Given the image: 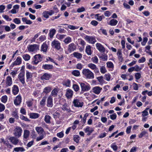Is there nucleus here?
Here are the masks:
<instances>
[{
  "mask_svg": "<svg viewBox=\"0 0 152 152\" xmlns=\"http://www.w3.org/2000/svg\"><path fill=\"white\" fill-rule=\"evenodd\" d=\"M25 151V149L23 147H18L14 148L13 152H14V151L16 152H19V151L23 152Z\"/></svg>",
  "mask_w": 152,
  "mask_h": 152,
  "instance_id": "obj_34",
  "label": "nucleus"
},
{
  "mask_svg": "<svg viewBox=\"0 0 152 152\" xmlns=\"http://www.w3.org/2000/svg\"><path fill=\"white\" fill-rule=\"evenodd\" d=\"M32 73L29 72L28 71L26 72V75L27 82L31 80L32 77Z\"/></svg>",
  "mask_w": 152,
  "mask_h": 152,
  "instance_id": "obj_26",
  "label": "nucleus"
},
{
  "mask_svg": "<svg viewBox=\"0 0 152 152\" xmlns=\"http://www.w3.org/2000/svg\"><path fill=\"white\" fill-rule=\"evenodd\" d=\"M102 90V88L98 86L94 87L92 89L93 92L96 94H99Z\"/></svg>",
  "mask_w": 152,
  "mask_h": 152,
  "instance_id": "obj_12",
  "label": "nucleus"
},
{
  "mask_svg": "<svg viewBox=\"0 0 152 152\" xmlns=\"http://www.w3.org/2000/svg\"><path fill=\"white\" fill-rule=\"evenodd\" d=\"M22 58L20 56H18L17 57L15 60L12 63V64L11 66L13 67L14 66H16L19 65L22 63Z\"/></svg>",
  "mask_w": 152,
  "mask_h": 152,
  "instance_id": "obj_11",
  "label": "nucleus"
},
{
  "mask_svg": "<svg viewBox=\"0 0 152 152\" xmlns=\"http://www.w3.org/2000/svg\"><path fill=\"white\" fill-rule=\"evenodd\" d=\"M92 62L95 64H97L98 63V59L96 56H95L92 57L91 59Z\"/></svg>",
  "mask_w": 152,
  "mask_h": 152,
  "instance_id": "obj_49",
  "label": "nucleus"
},
{
  "mask_svg": "<svg viewBox=\"0 0 152 152\" xmlns=\"http://www.w3.org/2000/svg\"><path fill=\"white\" fill-rule=\"evenodd\" d=\"M74 106L76 107H82L83 106V103H81L77 99H74L73 102Z\"/></svg>",
  "mask_w": 152,
  "mask_h": 152,
  "instance_id": "obj_14",
  "label": "nucleus"
},
{
  "mask_svg": "<svg viewBox=\"0 0 152 152\" xmlns=\"http://www.w3.org/2000/svg\"><path fill=\"white\" fill-rule=\"evenodd\" d=\"M9 140L10 142L13 144L16 145L19 142V140L14 137H10Z\"/></svg>",
  "mask_w": 152,
  "mask_h": 152,
  "instance_id": "obj_17",
  "label": "nucleus"
},
{
  "mask_svg": "<svg viewBox=\"0 0 152 152\" xmlns=\"http://www.w3.org/2000/svg\"><path fill=\"white\" fill-rule=\"evenodd\" d=\"M134 67V71L136 72L140 71L142 69V68L140 67L139 66L137 65H136Z\"/></svg>",
  "mask_w": 152,
  "mask_h": 152,
  "instance_id": "obj_58",
  "label": "nucleus"
},
{
  "mask_svg": "<svg viewBox=\"0 0 152 152\" xmlns=\"http://www.w3.org/2000/svg\"><path fill=\"white\" fill-rule=\"evenodd\" d=\"M46 39V37L45 35H41L39 38V40L41 42H43Z\"/></svg>",
  "mask_w": 152,
  "mask_h": 152,
  "instance_id": "obj_62",
  "label": "nucleus"
},
{
  "mask_svg": "<svg viewBox=\"0 0 152 152\" xmlns=\"http://www.w3.org/2000/svg\"><path fill=\"white\" fill-rule=\"evenodd\" d=\"M35 130L40 135L37 138L36 141H38L43 139L44 137V131L43 128L41 127H37L35 128Z\"/></svg>",
  "mask_w": 152,
  "mask_h": 152,
  "instance_id": "obj_2",
  "label": "nucleus"
},
{
  "mask_svg": "<svg viewBox=\"0 0 152 152\" xmlns=\"http://www.w3.org/2000/svg\"><path fill=\"white\" fill-rule=\"evenodd\" d=\"M21 97L20 95H18L17 96L15 99L14 100V102L15 105H19L21 102Z\"/></svg>",
  "mask_w": 152,
  "mask_h": 152,
  "instance_id": "obj_15",
  "label": "nucleus"
},
{
  "mask_svg": "<svg viewBox=\"0 0 152 152\" xmlns=\"http://www.w3.org/2000/svg\"><path fill=\"white\" fill-rule=\"evenodd\" d=\"M101 58L102 59V61H106L107 60V56L106 55H102L101 57Z\"/></svg>",
  "mask_w": 152,
  "mask_h": 152,
  "instance_id": "obj_63",
  "label": "nucleus"
},
{
  "mask_svg": "<svg viewBox=\"0 0 152 152\" xmlns=\"http://www.w3.org/2000/svg\"><path fill=\"white\" fill-rule=\"evenodd\" d=\"M53 67L52 65L50 64L43 65L42 68L45 69L49 70L52 69Z\"/></svg>",
  "mask_w": 152,
  "mask_h": 152,
  "instance_id": "obj_32",
  "label": "nucleus"
},
{
  "mask_svg": "<svg viewBox=\"0 0 152 152\" xmlns=\"http://www.w3.org/2000/svg\"><path fill=\"white\" fill-rule=\"evenodd\" d=\"M22 57L25 61H28L30 58V55L27 54H25L22 56Z\"/></svg>",
  "mask_w": 152,
  "mask_h": 152,
  "instance_id": "obj_40",
  "label": "nucleus"
},
{
  "mask_svg": "<svg viewBox=\"0 0 152 152\" xmlns=\"http://www.w3.org/2000/svg\"><path fill=\"white\" fill-rule=\"evenodd\" d=\"M111 147L114 151H116L118 149V146L115 143H112L111 145Z\"/></svg>",
  "mask_w": 152,
  "mask_h": 152,
  "instance_id": "obj_57",
  "label": "nucleus"
},
{
  "mask_svg": "<svg viewBox=\"0 0 152 152\" xmlns=\"http://www.w3.org/2000/svg\"><path fill=\"white\" fill-rule=\"evenodd\" d=\"M85 52L88 55H91L92 54L91 48L90 45H87L86 48Z\"/></svg>",
  "mask_w": 152,
  "mask_h": 152,
  "instance_id": "obj_23",
  "label": "nucleus"
},
{
  "mask_svg": "<svg viewBox=\"0 0 152 152\" xmlns=\"http://www.w3.org/2000/svg\"><path fill=\"white\" fill-rule=\"evenodd\" d=\"M97 79L100 84H102L103 82V77L101 76L97 77Z\"/></svg>",
  "mask_w": 152,
  "mask_h": 152,
  "instance_id": "obj_54",
  "label": "nucleus"
},
{
  "mask_svg": "<svg viewBox=\"0 0 152 152\" xmlns=\"http://www.w3.org/2000/svg\"><path fill=\"white\" fill-rule=\"evenodd\" d=\"M62 25H64V26H67V27L71 30H74L77 29L78 28V27H77L68 24H63Z\"/></svg>",
  "mask_w": 152,
  "mask_h": 152,
  "instance_id": "obj_36",
  "label": "nucleus"
},
{
  "mask_svg": "<svg viewBox=\"0 0 152 152\" xmlns=\"http://www.w3.org/2000/svg\"><path fill=\"white\" fill-rule=\"evenodd\" d=\"M72 73L75 76L78 77L80 75V72L79 71L77 70H73L72 72Z\"/></svg>",
  "mask_w": 152,
  "mask_h": 152,
  "instance_id": "obj_45",
  "label": "nucleus"
},
{
  "mask_svg": "<svg viewBox=\"0 0 152 152\" xmlns=\"http://www.w3.org/2000/svg\"><path fill=\"white\" fill-rule=\"evenodd\" d=\"M56 30L54 28L50 30L49 33L50 37V38H52L56 33Z\"/></svg>",
  "mask_w": 152,
  "mask_h": 152,
  "instance_id": "obj_38",
  "label": "nucleus"
},
{
  "mask_svg": "<svg viewBox=\"0 0 152 152\" xmlns=\"http://www.w3.org/2000/svg\"><path fill=\"white\" fill-rule=\"evenodd\" d=\"M46 98L47 97L45 96L42 98L40 102V104L42 106H44L45 105Z\"/></svg>",
  "mask_w": 152,
  "mask_h": 152,
  "instance_id": "obj_39",
  "label": "nucleus"
},
{
  "mask_svg": "<svg viewBox=\"0 0 152 152\" xmlns=\"http://www.w3.org/2000/svg\"><path fill=\"white\" fill-rule=\"evenodd\" d=\"M104 77H105V79L107 81H110V75L109 74L107 73L105 75Z\"/></svg>",
  "mask_w": 152,
  "mask_h": 152,
  "instance_id": "obj_55",
  "label": "nucleus"
},
{
  "mask_svg": "<svg viewBox=\"0 0 152 152\" xmlns=\"http://www.w3.org/2000/svg\"><path fill=\"white\" fill-rule=\"evenodd\" d=\"M73 88L74 91L77 92L78 91L79 89V87L78 86L77 84H74L73 85Z\"/></svg>",
  "mask_w": 152,
  "mask_h": 152,
  "instance_id": "obj_53",
  "label": "nucleus"
},
{
  "mask_svg": "<svg viewBox=\"0 0 152 152\" xmlns=\"http://www.w3.org/2000/svg\"><path fill=\"white\" fill-rule=\"evenodd\" d=\"M76 49V46L75 44L73 43H71L69 45L68 50L69 52L71 53L74 51Z\"/></svg>",
  "mask_w": 152,
  "mask_h": 152,
  "instance_id": "obj_19",
  "label": "nucleus"
},
{
  "mask_svg": "<svg viewBox=\"0 0 152 152\" xmlns=\"http://www.w3.org/2000/svg\"><path fill=\"white\" fill-rule=\"evenodd\" d=\"M30 118L32 119H36L38 118L39 115V114L36 113H30L29 114Z\"/></svg>",
  "mask_w": 152,
  "mask_h": 152,
  "instance_id": "obj_28",
  "label": "nucleus"
},
{
  "mask_svg": "<svg viewBox=\"0 0 152 152\" xmlns=\"http://www.w3.org/2000/svg\"><path fill=\"white\" fill-rule=\"evenodd\" d=\"M13 22L15 23L19 24L20 23L21 21L20 19L18 18H16L13 19Z\"/></svg>",
  "mask_w": 152,
  "mask_h": 152,
  "instance_id": "obj_50",
  "label": "nucleus"
},
{
  "mask_svg": "<svg viewBox=\"0 0 152 152\" xmlns=\"http://www.w3.org/2000/svg\"><path fill=\"white\" fill-rule=\"evenodd\" d=\"M29 134L30 131L27 130H25L23 132V138L25 139H27L29 137Z\"/></svg>",
  "mask_w": 152,
  "mask_h": 152,
  "instance_id": "obj_30",
  "label": "nucleus"
},
{
  "mask_svg": "<svg viewBox=\"0 0 152 152\" xmlns=\"http://www.w3.org/2000/svg\"><path fill=\"white\" fill-rule=\"evenodd\" d=\"M96 46L97 49L100 52H104L105 48L103 46L99 43H97L96 44Z\"/></svg>",
  "mask_w": 152,
  "mask_h": 152,
  "instance_id": "obj_18",
  "label": "nucleus"
},
{
  "mask_svg": "<svg viewBox=\"0 0 152 152\" xmlns=\"http://www.w3.org/2000/svg\"><path fill=\"white\" fill-rule=\"evenodd\" d=\"M58 92V89L56 88H55L51 91V95L52 96L55 97L57 96Z\"/></svg>",
  "mask_w": 152,
  "mask_h": 152,
  "instance_id": "obj_35",
  "label": "nucleus"
},
{
  "mask_svg": "<svg viewBox=\"0 0 152 152\" xmlns=\"http://www.w3.org/2000/svg\"><path fill=\"white\" fill-rule=\"evenodd\" d=\"M54 13V12L52 10H50V11H45L42 14L43 16L46 18H48L49 15H51Z\"/></svg>",
  "mask_w": 152,
  "mask_h": 152,
  "instance_id": "obj_13",
  "label": "nucleus"
},
{
  "mask_svg": "<svg viewBox=\"0 0 152 152\" xmlns=\"http://www.w3.org/2000/svg\"><path fill=\"white\" fill-rule=\"evenodd\" d=\"M51 77L50 74L48 73H45L41 77V78L42 80H48Z\"/></svg>",
  "mask_w": 152,
  "mask_h": 152,
  "instance_id": "obj_25",
  "label": "nucleus"
},
{
  "mask_svg": "<svg viewBox=\"0 0 152 152\" xmlns=\"http://www.w3.org/2000/svg\"><path fill=\"white\" fill-rule=\"evenodd\" d=\"M80 85L81 89V91L83 92L88 91L91 89L90 85L87 83H80Z\"/></svg>",
  "mask_w": 152,
  "mask_h": 152,
  "instance_id": "obj_5",
  "label": "nucleus"
},
{
  "mask_svg": "<svg viewBox=\"0 0 152 152\" xmlns=\"http://www.w3.org/2000/svg\"><path fill=\"white\" fill-rule=\"evenodd\" d=\"M12 115L16 119H18L19 118V116L18 115V113L17 111H13L12 113Z\"/></svg>",
  "mask_w": 152,
  "mask_h": 152,
  "instance_id": "obj_51",
  "label": "nucleus"
},
{
  "mask_svg": "<svg viewBox=\"0 0 152 152\" xmlns=\"http://www.w3.org/2000/svg\"><path fill=\"white\" fill-rule=\"evenodd\" d=\"M51 118V117L50 116L48 115H46L44 118V121L47 123H50Z\"/></svg>",
  "mask_w": 152,
  "mask_h": 152,
  "instance_id": "obj_37",
  "label": "nucleus"
},
{
  "mask_svg": "<svg viewBox=\"0 0 152 152\" xmlns=\"http://www.w3.org/2000/svg\"><path fill=\"white\" fill-rule=\"evenodd\" d=\"M47 106L48 107L51 108L53 106V99L51 96H49L47 99Z\"/></svg>",
  "mask_w": 152,
  "mask_h": 152,
  "instance_id": "obj_10",
  "label": "nucleus"
},
{
  "mask_svg": "<svg viewBox=\"0 0 152 152\" xmlns=\"http://www.w3.org/2000/svg\"><path fill=\"white\" fill-rule=\"evenodd\" d=\"M7 97L5 95L3 96L1 98V102L4 103H5L7 101Z\"/></svg>",
  "mask_w": 152,
  "mask_h": 152,
  "instance_id": "obj_60",
  "label": "nucleus"
},
{
  "mask_svg": "<svg viewBox=\"0 0 152 152\" xmlns=\"http://www.w3.org/2000/svg\"><path fill=\"white\" fill-rule=\"evenodd\" d=\"M12 90V93L15 95H17L19 91L18 87L16 85H14L13 86Z\"/></svg>",
  "mask_w": 152,
  "mask_h": 152,
  "instance_id": "obj_22",
  "label": "nucleus"
},
{
  "mask_svg": "<svg viewBox=\"0 0 152 152\" xmlns=\"http://www.w3.org/2000/svg\"><path fill=\"white\" fill-rule=\"evenodd\" d=\"M22 20L23 22H25L27 24H31L32 23V21L30 20H27L26 18H22Z\"/></svg>",
  "mask_w": 152,
  "mask_h": 152,
  "instance_id": "obj_41",
  "label": "nucleus"
},
{
  "mask_svg": "<svg viewBox=\"0 0 152 152\" xmlns=\"http://www.w3.org/2000/svg\"><path fill=\"white\" fill-rule=\"evenodd\" d=\"M71 38L69 37H68L66 38L64 40V42L66 44L69 43L71 42Z\"/></svg>",
  "mask_w": 152,
  "mask_h": 152,
  "instance_id": "obj_52",
  "label": "nucleus"
},
{
  "mask_svg": "<svg viewBox=\"0 0 152 152\" xmlns=\"http://www.w3.org/2000/svg\"><path fill=\"white\" fill-rule=\"evenodd\" d=\"M12 84V78L10 76H8L6 79V86H10Z\"/></svg>",
  "mask_w": 152,
  "mask_h": 152,
  "instance_id": "obj_20",
  "label": "nucleus"
},
{
  "mask_svg": "<svg viewBox=\"0 0 152 152\" xmlns=\"http://www.w3.org/2000/svg\"><path fill=\"white\" fill-rule=\"evenodd\" d=\"M22 129L21 127L16 126L14 130V134L17 137H19L21 136Z\"/></svg>",
  "mask_w": 152,
  "mask_h": 152,
  "instance_id": "obj_6",
  "label": "nucleus"
},
{
  "mask_svg": "<svg viewBox=\"0 0 152 152\" xmlns=\"http://www.w3.org/2000/svg\"><path fill=\"white\" fill-rule=\"evenodd\" d=\"M107 67L109 68H114V64L111 61H108L106 63Z\"/></svg>",
  "mask_w": 152,
  "mask_h": 152,
  "instance_id": "obj_43",
  "label": "nucleus"
},
{
  "mask_svg": "<svg viewBox=\"0 0 152 152\" xmlns=\"http://www.w3.org/2000/svg\"><path fill=\"white\" fill-rule=\"evenodd\" d=\"M73 95V91L70 89L66 90V96L68 99L71 98Z\"/></svg>",
  "mask_w": 152,
  "mask_h": 152,
  "instance_id": "obj_16",
  "label": "nucleus"
},
{
  "mask_svg": "<svg viewBox=\"0 0 152 152\" xmlns=\"http://www.w3.org/2000/svg\"><path fill=\"white\" fill-rule=\"evenodd\" d=\"M149 109V108H147L144 110L142 112V117H145L148 115V110Z\"/></svg>",
  "mask_w": 152,
  "mask_h": 152,
  "instance_id": "obj_42",
  "label": "nucleus"
},
{
  "mask_svg": "<svg viewBox=\"0 0 152 152\" xmlns=\"http://www.w3.org/2000/svg\"><path fill=\"white\" fill-rule=\"evenodd\" d=\"M72 54L74 57L80 60L82 57V54L77 52H75Z\"/></svg>",
  "mask_w": 152,
  "mask_h": 152,
  "instance_id": "obj_27",
  "label": "nucleus"
},
{
  "mask_svg": "<svg viewBox=\"0 0 152 152\" xmlns=\"http://www.w3.org/2000/svg\"><path fill=\"white\" fill-rule=\"evenodd\" d=\"M100 70L102 74H104L107 72V70H106L105 67L104 66H101L100 68Z\"/></svg>",
  "mask_w": 152,
  "mask_h": 152,
  "instance_id": "obj_46",
  "label": "nucleus"
},
{
  "mask_svg": "<svg viewBox=\"0 0 152 152\" xmlns=\"http://www.w3.org/2000/svg\"><path fill=\"white\" fill-rule=\"evenodd\" d=\"M62 109L65 111H68V107L67 106V105L66 104H64L62 107Z\"/></svg>",
  "mask_w": 152,
  "mask_h": 152,
  "instance_id": "obj_64",
  "label": "nucleus"
},
{
  "mask_svg": "<svg viewBox=\"0 0 152 152\" xmlns=\"http://www.w3.org/2000/svg\"><path fill=\"white\" fill-rule=\"evenodd\" d=\"M88 67L91 69L94 70V72L95 74H97L99 72V69L97 67L96 65L93 63H90L88 64Z\"/></svg>",
  "mask_w": 152,
  "mask_h": 152,
  "instance_id": "obj_9",
  "label": "nucleus"
},
{
  "mask_svg": "<svg viewBox=\"0 0 152 152\" xmlns=\"http://www.w3.org/2000/svg\"><path fill=\"white\" fill-rule=\"evenodd\" d=\"M84 39L89 43L93 44L96 42L95 38L92 36L86 35Z\"/></svg>",
  "mask_w": 152,
  "mask_h": 152,
  "instance_id": "obj_8",
  "label": "nucleus"
},
{
  "mask_svg": "<svg viewBox=\"0 0 152 152\" xmlns=\"http://www.w3.org/2000/svg\"><path fill=\"white\" fill-rule=\"evenodd\" d=\"M63 85L66 87H70V81L69 80H67L64 82Z\"/></svg>",
  "mask_w": 152,
  "mask_h": 152,
  "instance_id": "obj_47",
  "label": "nucleus"
},
{
  "mask_svg": "<svg viewBox=\"0 0 152 152\" xmlns=\"http://www.w3.org/2000/svg\"><path fill=\"white\" fill-rule=\"evenodd\" d=\"M82 73L85 77L87 79H91L94 78V74L88 69H83L82 70Z\"/></svg>",
  "mask_w": 152,
  "mask_h": 152,
  "instance_id": "obj_1",
  "label": "nucleus"
},
{
  "mask_svg": "<svg viewBox=\"0 0 152 152\" xmlns=\"http://www.w3.org/2000/svg\"><path fill=\"white\" fill-rule=\"evenodd\" d=\"M18 77L20 81L23 84H24L25 83L24 74L23 73H20L18 75Z\"/></svg>",
  "mask_w": 152,
  "mask_h": 152,
  "instance_id": "obj_21",
  "label": "nucleus"
},
{
  "mask_svg": "<svg viewBox=\"0 0 152 152\" xmlns=\"http://www.w3.org/2000/svg\"><path fill=\"white\" fill-rule=\"evenodd\" d=\"M51 46L57 50H59L61 49V43L58 40H54L51 42Z\"/></svg>",
  "mask_w": 152,
  "mask_h": 152,
  "instance_id": "obj_4",
  "label": "nucleus"
},
{
  "mask_svg": "<svg viewBox=\"0 0 152 152\" xmlns=\"http://www.w3.org/2000/svg\"><path fill=\"white\" fill-rule=\"evenodd\" d=\"M84 130L86 133L88 132L87 134V135H90L94 131V130L92 128H90L89 126H87L85 129H84Z\"/></svg>",
  "mask_w": 152,
  "mask_h": 152,
  "instance_id": "obj_24",
  "label": "nucleus"
},
{
  "mask_svg": "<svg viewBox=\"0 0 152 152\" xmlns=\"http://www.w3.org/2000/svg\"><path fill=\"white\" fill-rule=\"evenodd\" d=\"M48 47L47 45L45 43H44L41 46V50L44 52H46Z\"/></svg>",
  "mask_w": 152,
  "mask_h": 152,
  "instance_id": "obj_29",
  "label": "nucleus"
},
{
  "mask_svg": "<svg viewBox=\"0 0 152 152\" xmlns=\"http://www.w3.org/2000/svg\"><path fill=\"white\" fill-rule=\"evenodd\" d=\"M39 45L37 44L29 45L28 47V50L29 52H35L39 50Z\"/></svg>",
  "mask_w": 152,
  "mask_h": 152,
  "instance_id": "obj_3",
  "label": "nucleus"
},
{
  "mask_svg": "<svg viewBox=\"0 0 152 152\" xmlns=\"http://www.w3.org/2000/svg\"><path fill=\"white\" fill-rule=\"evenodd\" d=\"M2 17L7 21H10L12 20V19L10 18L7 15H3Z\"/></svg>",
  "mask_w": 152,
  "mask_h": 152,
  "instance_id": "obj_56",
  "label": "nucleus"
},
{
  "mask_svg": "<svg viewBox=\"0 0 152 152\" xmlns=\"http://www.w3.org/2000/svg\"><path fill=\"white\" fill-rule=\"evenodd\" d=\"M138 137L140 138H141L143 136L145 137H148V132L145 131L142 132L139 134L138 135Z\"/></svg>",
  "mask_w": 152,
  "mask_h": 152,
  "instance_id": "obj_31",
  "label": "nucleus"
},
{
  "mask_svg": "<svg viewBox=\"0 0 152 152\" xmlns=\"http://www.w3.org/2000/svg\"><path fill=\"white\" fill-rule=\"evenodd\" d=\"M80 138V137L78 135H76L74 136V140L77 143L79 142Z\"/></svg>",
  "mask_w": 152,
  "mask_h": 152,
  "instance_id": "obj_48",
  "label": "nucleus"
},
{
  "mask_svg": "<svg viewBox=\"0 0 152 152\" xmlns=\"http://www.w3.org/2000/svg\"><path fill=\"white\" fill-rule=\"evenodd\" d=\"M83 65L81 63H78L77 64L76 67L77 69L81 70L83 67Z\"/></svg>",
  "mask_w": 152,
  "mask_h": 152,
  "instance_id": "obj_61",
  "label": "nucleus"
},
{
  "mask_svg": "<svg viewBox=\"0 0 152 152\" xmlns=\"http://www.w3.org/2000/svg\"><path fill=\"white\" fill-rule=\"evenodd\" d=\"M34 60L32 61L33 64H36L42 60V57L40 54L36 55L34 57Z\"/></svg>",
  "mask_w": 152,
  "mask_h": 152,
  "instance_id": "obj_7",
  "label": "nucleus"
},
{
  "mask_svg": "<svg viewBox=\"0 0 152 152\" xmlns=\"http://www.w3.org/2000/svg\"><path fill=\"white\" fill-rule=\"evenodd\" d=\"M51 89L50 87H45L44 90L43 92L46 94H47L50 92L51 91Z\"/></svg>",
  "mask_w": 152,
  "mask_h": 152,
  "instance_id": "obj_44",
  "label": "nucleus"
},
{
  "mask_svg": "<svg viewBox=\"0 0 152 152\" xmlns=\"http://www.w3.org/2000/svg\"><path fill=\"white\" fill-rule=\"evenodd\" d=\"M118 21L116 19H112L110 21L109 25L111 26H115L118 23Z\"/></svg>",
  "mask_w": 152,
  "mask_h": 152,
  "instance_id": "obj_33",
  "label": "nucleus"
},
{
  "mask_svg": "<svg viewBox=\"0 0 152 152\" xmlns=\"http://www.w3.org/2000/svg\"><path fill=\"white\" fill-rule=\"evenodd\" d=\"M148 39L147 37L144 38L143 41L141 42V44L142 46H145L147 42Z\"/></svg>",
  "mask_w": 152,
  "mask_h": 152,
  "instance_id": "obj_59",
  "label": "nucleus"
}]
</instances>
